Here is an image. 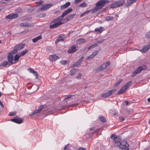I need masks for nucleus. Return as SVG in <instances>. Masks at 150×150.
<instances>
[{"label":"nucleus","mask_w":150,"mask_h":150,"mask_svg":"<svg viewBox=\"0 0 150 150\" xmlns=\"http://www.w3.org/2000/svg\"><path fill=\"white\" fill-rule=\"evenodd\" d=\"M21 57V56H20V55H19V53L17 54L15 56V57H14V61H15L14 62H16L18 61V60L19 59L20 57Z\"/></svg>","instance_id":"cd10ccee"},{"label":"nucleus","mask_w":150,"mask_h":150,"mask_svg":"<svg viewBox=\"0 0 150 150\" xmlns=\"http://www.w3.org/2000/svg\"><path fill=\"white\" fill-rule=\"evenodd\" d=\"M33 71V74H34V75L35 76V78L36 79H38V74L34 70H32Z\"/></svg>","instance_id":"79ce46f5"},{"label":"nucleus","mask_w":150,"mask_h":150,"mask_svg":"<svg viewBox=\"0 0 150 150\" xmlns=\"http://www.w3.org/2000/svg\"><path fill=\"white\" fill-rule=\"evenodd\" d=\"M11 19H13L16 18L18 16V14L17 13H12L11 14Z\"/></svg>","instance_id":"bb28decb"},{"label":"nucleus","mask_w":150,"mask_h":150,"mask_svg":"<svg viewBox=\"0 0 150 150\" xmlns=\"http://www.w3.org/2000/svg\"><path fill=\"white\" fill-rule=\"evenodd\" d=\"M94 57L93 55L92 54L89 55V56H88L86 59H91L94 58Z\"/></svg>","instance_id":"49530a36"},{"label":"nucleus","mask_w":150,"mask_h":150,"mask_svg":"<svg viewBox=\"0 0 150 150\" xmlns=\"http://www.w3.org/2000/svg\"><path fill=\"white\" fill-rule=\"evenodd\" d=\"M131 81H129L127 83L126 85H125L124 86H126V87H127V86H128L131 85Z\"/></svg>","instance_id":"4d7b16f0"},{"label":"nucleus","mask_w":150,"mask_h":150,"mask_svg":"<svg viewBox=\"0 0 150 150\" xmlns=\"http://www.w3.org/2000/svg\"><path fill=\"white\" fill-rule=\"evenodd\" d=\"M18 52V50L16 48H14L12 51L9 52V53L13 55V54H15L17 53Z\"/></svg>","instance_id":"473e14b6"},{"label":"nucleus","mask_w":150,"mask_h":150,"mask_svg":"<svg viewBox=\"0 0 150 150\" xmlns=\"http://www.w3.org/2000/svg\"><path fill=\"white\" fill-rule=\"evenodd\" d=\"M16 114V111H13L12 112H10L9 114V116H13Z\"/></svg>","instance_id":"a19ab883"},{"label":"nucleus","mask_w":150,"mask_h":150,"mask_svg":"<svg viewBox=\"0 0 150 150\" xmlns=\"http://www.w3.org/2000/svg\"><path fill=\"white\" fill-rule=\"evenodd\" d=\"M137 0H127V3L126 4V6H129Z\"/></svg>","instance_id":"aec40b11"},{"label":"nucleus","mask_w":150,"mask_h":150,"mask_svg":"<svg viewBox=\"0 0 150 150\" xmlns=\"http://www.w3.org/2000/svg\"><path fill=\"white\" fill-rule=\"evenodd\" d=\"M150 48V44L149 45H146L143 47L141 49V51L143 53H145L148 51Z\"/></svg>","instance_id":"2eb2a0df"},{"label":"nucleus","mask_w":150,"mask_h":150,"mask_svg":"<svg viewBox=\"0 0 150 150\" xmlns=\"http://www.w3.org/2000/svg\"><path fill=\"white\" fill-rule=\"evenodd\" d=\"M7 59L10 63V64H9V66H10L15 63V62H13L14 61V59L13 55L11 54H8L7 57Z\"/></svg>","instance_id":"9b49d317"},{"label":"nucleus","mask_w":150,"mask_h":150,"mask_svg":"<svg viewBox=\"0 0 150 150\" xmlns=\"http://www.w3.org/2000/svg\"><path fill=\"white\" fill-rule=\"evenodd\" d=\"M145 37L147 38H150V30L146 33Z\"/></svg>","instance_id":"c03bdc74"},{"label":"nucleus","mask_w":150,"mask_h":150,"mask_svg":"<svg viewBox=\"0 0 150 150\" xmlns=\"http://www.w3.org/2000/svg\"><path fill=\"white\" fill-rule=\"evenodd\" d=\"M28 51V50H25L21 51V53L19 54L20 56H24Z\"/></svg>","instance_id":"393cba45"},{"label":"nucleus","mask_w":150,"mask_h":150,"mask_svg":"<svg viewBox=\"0 0 150 150\" xmlns=\"http://www.w3.org/2000/svg\"><path fill=\"white\" fill-rule=\"evenodd\" d=\"M85 14H86L85 13V12H84V13H83L81 14L80 15V17H82Z\"/></svg>","instance_id":"680f3d73"},{"label":"nucleus","mask_w":150,"mask_h":150,"mask_svg":"<svg viewBox=\"0 0 150 150\" xmlns=\"http://www.w3.org/2000/svg\"><path fill=\"white\" fill-rule=\"evenodd\" d=\"M49 58L52 61H54L57 59H58L59 57L55 55H50Z\"/></svg>","instance_id":"f3484780"},{"label":"nucleus","mask_w":150,"mask_h":150,"mask_svg":"<svg viewBox=\"0 0 150 150\" xmlns=\"http://www.w3.org/2000/svg\"><path fill=\"white\" fill-rule=\"evenodd\" d=\"M120 146H123V147L120 146V148L122 150H129V149L127 148L129 146V144L126 141L123 140L121 142Z\"/></svg>","instance_id":"0eeeda50"},{"label":"nucleus","mask_w":150,"mask_h":150,"mask_svg":"<svg viewBox=\"0 0 150 150\" xmlns=\"http://www.w3.org/2000/svg\"><path fill=\"white\" fill-rule=\"evenodd\" d=\"M99 52L98 50H96L94 51L92 53V54L94 57Z\"/></svg>","instance_id":"ea45409f"},{"label":"nucleus","mask_w":150,"mask_h":150,"mask_svg":"<svg viewBox=\"0 0 150 150\" xmlns=\"http://www.w3.org/2000/svg\"><path fill=\"white\" fill-rule=\"evenodd\" d=\"M110 138L113 140V143L115 146L118 147L120 146L122 139L120 137H117L115 134H113L111 135Z\"/></svg>","instance_id":"f03ea898"},{"label":"nucleus","mask_w":150,"mask_h":150,"mask_svg":"<svg viewBox=\"0 0 150 150\" xmlns=\"http://www.w3.org/2000/svg\"><path fill=\"white\" fill-rule=\"evenodd\" d=\"M99 130V129H95V131H94V132H92V133H93V134H94L96 132H97L98 130Z\"/></svg>","instance_id":"e2e57ef3"},{"label":"nucleus","mask_w":150,"mask_h":150,"mask_svg":"<svg viewBox=\"0 0 150 150\" xmlns=\"http://www.w3.org/2000/svg\"><path fill=\"white\" fill-rule=\"evenodd\" d=\"M20 25L21 26H23L26 27H30L31 26V25L30 24H28L27 23H22Z\"/></svg>","instance_id":"5701e85b"},{"label":"nucleus","mask_w":150,"mask_h":150,"mask_svg":"<svg viewBox=\"0 0 150 150\" xmlns=\"http://www.w3.org/2000/svg\"><path fill=\"white\" fill-rule=\"evenodd\" d=\"M46 14L45 13L40 14L38 15V16L40 18L45 17L46 16Z\"/></svg>","instance_id":"4c0bfd02"},{"label":"nucleus","mask_w":150,"mask_h":150,"mask_svg":"<svg viewBox=\"0 0 150 150\" xmlns=\"http://www.w3.org/2000/svg\"><path fill=\"white\" fill-rule=\"evenodd\" d=\"M11 120L18 124H20L23 122L22 118L18 116H16L14 118L11 119Z\"/></svg>","instance_id":"1a4fd4ad"},{"label":"nucleus","mask_w":150,"mask_h":150,"mask_svg":"<svg viewBox=\"0 0 150 150\" xmlns=\"http://www.w3.org/2000/svg\"><path fill=\"white\" fill-rule=\"evenodd\" d=\"M105 65V67L107 68L108 66L110 64V62H107L105 63H104Z\"/></svg>","instance_id":"3c124183"},{"label":"nucleus","mask_w":150,"mask_h":150,"mask_svg":"<svg viewBox=\"0 0 150 150\" xmlns=\"http://www.w3.org/2000/svg\"><path fill=\"white\" fill-rule=\"evenodd\" d=\"M104 40L103 39H101L100 41H98L96 43H95V44H97V45H100V44L102 43L103 42Z\"/></svg>","instance_id":"de8ad7c7"},{"label":"nucleus","mask_w":150,"mask_h":150,"mask_svg":"<svg viewBox=\"0 0 150 150\" xmlns=\"http://www.w3.org/2000/svg\"><path fill=\"white\" fill-rule=\"evenodd\" d=\"M75 96L74 95H68L67 96V98H64V100H65L67 99L70 98L71 97H72V96Z\"/></svg>","instance_id":"8fccbe9b"},{"label":"nucleus","mask_w":150,"mask_h":150,"mask_svg":"<svg viewBox=\"0 0 150 150\" xmlns=\"http://www.w3.org/2000/svg\"><path fill=\"white\" fill-rule=\"evenodd\" d=\"M125 3L124 1H119L116 3H113L110 5V8H117L122 5Z\"/></svg>","instance_id":"20e7f679"},{"label":"nucleus","mask_w":150,"mask_h":150,"mask_svg":"<svg viewBox=\"0 0 150 150\" xmlns=\"http://www.w3.org/2000/svg\"><path fill=\"white\" fill-rule=\"evenodd\" d=\"M119 120L120 121L122 122L124 120V118L122 117H119Z\"/></svg>","instance_id":"13d9d810"},{"label":"nucleus","mask_w":150,"mask_h":150,"mask_svg":"<svg viewBox=\"0 0 150 150\" xmlns=\"http://www.w3.org/2000/svg\"><path fill=\"white\" fill-rule=\"evenodd\" d=\"M42 38L41 35H40L32 39V41L33 42L35 43L39 40L41 39Z\"/></svg>","instance_id":"6ab92c4d"},{"label":"nucleus","mask_w":150,"mask_h":150,"mask_svg":"<svg viewBox=\"0 0 150 150\" xmlns=\"http://www.w3.org/2000/svg\"><path fill=\"white\" fill-rule=\"evenodd\" d=\"M109 2L108 0H100L98 1L96 4V6L100 10L103 7L106 3Z\"/></svg>","instance_id":"7ed1b4c3"},{"label":"nucleus","mask_w":150,"mask_h":150,"mask_svg":"<svg viewBox=\"0 0 150 150\" xmlns=\"http://www.w3.org/2000/svg\"><path fill=\"white\" fill-rule=\"evenodd\" d=\"M100 120L103 122H105V117L103 116H99V117Z\"/></svg>","instance_id":"c9c22d12"},{"label":"nucleus","mask_w":150,"mask_h":150,"mask_svg":"<svg viewBox=\"0 0 150 150\" xmlns=\"http://www.w3.org/2000/svg\"><path fill=\"white\" fill-rule=\"evenodd\" d=\"M29 69L30 71V72H31V73H33V71H32L33 70V69L32 68H30Z\"/></svg>","instance_id":"774afa93"},{"label":"nucleus","mask_w":150,"mask_h":150,"mask_svg":"<svg viewBox=\"0 0 150 150\" xmlns=\"http://www.w3.org/2000/svg\"><path fill=\"white\" fill-rule=\"evenodd\" d=\"M122 79H120L118 80L116 82L114 86L115 87H117L120 84V83L122 81Z\"/></svg>","instance_id":"c756f323"},{"label":"nucleus","mask_w":150,"mask_h":150,"mask_svg":"<svg viewBox=\"0 0 150 150\" xmlns=\"http://www.w3.org/2000/svg\"><path fill=\"white\" fill-rule=\"evenodd\" d=\"M77 150H86L83 148L80 147Z\"/></svg>","instance_id":"0e129e2a"},{"label":"nucleus","mask_w":150,"mask_h":150,"mask_svg":"<svg viewBox=\"0 0 150 150\" xmlns=\"http://www.w3.org/2000/svg\"><path fill=\"white\" fill-rule=\"evenodd\" d=\"M25 45V44H18L14 47V48H16L18 50H20L23 48Z\"/></svg>","instance_id":"4468645a"},{"label":"nucleus","mask_w":150,"mask_h":150,"mask_svg":"<svg viewBox=\"0 0 150 150\" xmlns=\"http://www.w3.org/2000/svg\"><path fill=\"white\" fill-rule=\"evenodd\" d=\"M87 4L85 2H83L79 6V7H81L82 8L86 7L87 6Z\"/></svg>","instance_id":"7c9ffc66"},{"label":"nucleus","mask_w":150,"mask_h":150,"mask_svg":"<svg viewBox=\"0 0 150 150\" xmlns=\"http://www.w3.org/2000/svg\"><path fill=\"white\" fill-rule=\"evenodd\" d=\"M113 17L110 16H107L105 17V20L107 21H109L111 20H112L113 19Z\"/></svg>","instance_id":"f704fd0d"},{"label":"nucleus","mask_w":150,"mask_h":150,"mask_svg":"<svg viewBox=\"0 0 150 150\" xmlns=\"http://www.w3.org/2000/svg\"><path fill=\"white\" fill-rule=\"evenodd\" d=\"M106 68V67H105V65L104 63L103 64L101 65L97 69L98 71H100L102 70H104Z\"/></svg>","instance_id":"412c9836"},{"label":"nucleus","mask_w":150,"mask_h":150,"mask_svg":"<svg viewBox=\"0 0 150 150\" xmlns=\"http://www.w3.org/2000/svg\"><path fill=\"white\" fill-rule=\"evenodd\" d=\"M52 6V4H46L42 6V7L39 9L38 11L40 12L41 10H46L51 7Z\"/></svg>","instance_id":"9d476101"},{"label":"nucleus","mask_w":150,"mask_h":150,"mask_svg":"<svg viewBox=\"0 0 150 150\" xmlns=\"http://www.w3.org/2000/svg\"><path fill=\"white\" fill-rule=\"evenodd\" d=\"M90 11H91V10H88L87 11L85 12V13L86 14H88L90 12Z\"/></svg>","instance_id":"052dcab7"},{"label":"nucleus","mask_w":150,"mask_h":150,"mask_svg":"<svg viewBox=\"0 0 150 150\" xmlns=\"http://www.w3.org/2000/svg\"><path fill=\"white\" fill-rule=\"evenodd\" d=\"M127 87H126V86H123L119 91L117 93L118 95H120L123 93L127 89Z\"/></svg>","instance_id":"dca6fc26"},{"label":"nucleus","mask_w":150,"mask_h":150,"mask_svg":"<svg viewBox=\"0 0 150 150\" xmlns=\"http://www.w3.org/2000/svg\"><path fill=\"white\" fill-rule=\"evenodd\" d=\"M83 0H75L74 1V2L75 4H77L79 3V2H81Z\"/></svg>","instance_id":"6e6d98bb"},{"label":"nucleus","mask_w":150,"mask_h":150,"mask_svg":"<svg viewBox=\"0 0 150 150\" xmlns=\"http://www.w3.org/2000/svg\"><path fill=\"white\" fill-rule=\"evenodd\" d=\"M146 68V67L145 65L140 66L137 69L135 70L132 73V76L134 77L137 75L138 73L140 72L141 71L144 70Z\"/></svg>","instance_id":"39448f33"},{"label":"nucleus","mask_w":150,"mask_h":150,"mask_svg":"<svg viewBox=\"0 0 150 150\" xmlns=\"http://www.w3.org/2000/svg\"><path fill=\"white\" fill-rule=\"evenodd\" d=\"M64 40V39H63L62 36L60 35L56 40L55 42L56 43H57L59 41H63Z\"/></svg>","instance_id":"a878e982"},{"label":"nucleus","mask_w":150,"mask_h":150,"mask_svg":"<svg viewBox=\"0 0 150 150\" xmlns=\"http://www.w3.org/2000/svg\"><path fill=\"white\" fill-rule=\"evenodd\" d=\"M82 76L81 74H79L78 75L76 76V78H80Z\"/></svg>","instance_id":"bf43d9fd"},{"label":"nucleus","mask_w":150,"mask_h":150,"mask_svg":"<svg viewBox=\"0 0 150 150\" xmlns=\"http://www.w3.org/2000/svg\"><path fill=\"white\" fill-rule=\"evenodd\" d=\"M10 64L9 63H8V62L7 61H4L2 62L0 65L1 67H6V66L8 65V66H9V64Z\"/></svg>","instance_id":"b1692460"},{"label":"nucleus","mask_w":150,"mask_h":150,"mask_svg":"<svg viewBox=\"0 0 150 150\" xmlns=\"http://www.w3.org/2000/svg\"><path fill=\"white\" fill-rule=\"evenodd\" d=\"M36 87V89L35 90V91H36L38 89V88L37 87V86H36L35 85H33L31 87V89H32V90H33V88H35Z\"/></svg>","instance_id":"864d4df0"},{"label":"nucleus","mask_w":150,"mask_h":150,"mask_svg":"<svg viewBox=\"0 0 150 150\" xmlns=\"http://www.w3.org/2000/svg\"><path fill=\"white\" fill-rule=\"evenodd\" d=\"M68 144L67 145L64 147V150H67L68 149L67 148V146Z\"/></svg>","instance_id":"69168bd1"},{"label":"nucleus","mask_w":150,"mask_h":150,"mask_svg":"<svg viewBox=\"0 0 150 150\" xmlns=\"http://www.w3.org/2000/svg\"><path fill=\"white\" fill-rule=\"evenodd\" d=\"M80 65V64L79 63V62L77 61L76 62H75V63H74L72 64V65L71 66V67H76L79 66Z\"/></svg>","instance_id":"58836bf2"},{"label":"nucleus","mask_w":150,"mask_h":150,"mask_svg":"<svg viewBox=\"0 0 150 150\" xmlns=\"http://www.w3.org/2000/svg\"><path fill=\"white\" fill-rule=\"evenodd\" d=\"M62 20L59 16L54 19L50 23V28L54 29L58 27L64 23L61 22Z\"/></svg>","instance_id":"f257e3e1"},{"label":"nucleus","mask_w":150,"mask_h":150,"mask_svg":"<svg viewBox=\"0 0 150 150\" xmlns=\"http://www.w3.org/2000/svg\"><path fill=\"white\" fill-rule=\"evenodd\" d=\"M116 89H114L108 91L107 92L102 94L101 96L103 98H106L110 96L112 94L116 91Z\"/></svg>","instance_id":"6e6552de"},{"label":"nucleus","mask_w":150,"mask_h":150,"mask_svg":"<svg viewBox=\"0 0 150 150\" xmlns=\"http://www.w3.org/2000/svg\"><path fill=\"white\" fill-rule=\"evenodd\" d=\"M97 46V44L94 43L91 45L89 46L88 48V50H90L91 49H92L96 47V46Z\"/></svg>","instance_id":"72a5a7b5"},{"label":"nucleus","mask_w":150,"mask_h":150,"mask_svg":"<svg viewBox=\"0 0 150 150\" xmlns=\"http://www.w3.org/2000/svg\"><path fill=\"white\" fill-rule=\"evenodd\" d=\"M96 6V7L93 9L90 10L91 11V13L96 12L100 10Z\"/></svg>","instance_id":"c85d7f7f"},{"label":"nucleus","mask_w":150,"mask_h":150,"mask_svg":"<svg viewBox=\"0 0 150 150\" xmlns=\"http://www.w3.org/2000/svg\"><path fill=\"white\" fill-rule=\"evenodd\" d=\"M84 57L83 56L81 57L77 61L80 64L81 63Z\"/></svg>","instance_id":"37998d69"},{"label":"nucleus","mask_w":150,"mask_h":150,"mask_svg":"<svg viewBox=\"0 0 150 150\" xmlns=\"http://www.w3.org/2000/svg\"><path fill=\"white\" fill-rule=\"evenodd\" d=\"M75 14H70L66 16L64 19V23H65L71 20L75 16Z\"/></svg>","instance_id":"ddd939ff"},{"label":"nucleus","mask_w":150,"mask_h":150,"mask_svg":"<svg viewBox=\"0 0 150 150\" xmlns=\"http://www.w3.org/2000/svg\"><path fill=\"white\" fill-rule=\"evenodd\" d=\"M43 1L42 0H40L38 2H37V4L38 6H40L42 4Z\"/></svg>","instance_id":"603ef678"},{"label":"nucleus","mask_w":150,"mask_h":150,"mask_svg":"<svg viewBox=\"0 0 150 150\" xmlns=\"http://www.w3.org/2000/svg\"><path fill=\"white\" fill-rule=\"evenodd\" d=\"M60 63L63 65H66L67 63V61L66 60H63L60 61Z\"/></svg>","instance_id":"5fc2aeb1"},{"label":"nucleus","mask_w":150,"mask_h":150,"mask_svg":"<svg viewBox=\"0 0 150 150\" xmlns=\"http://www.w3.org/2000/svg\"><path fill=\"white\" fill-rule=\"evenodd\" d=\"M5 18L7 19H12L11 14L6 16Z\"/></svg>","instance_id":"09e8293b"},{"label":"nucleus","mask_w":150,"mask_h":150,"mask_svg":"<svg viewBox=\"0 0 150 150\" xmlns=\"http://www.w3.org/2000/svg\"><path fill=\"white\" fill-rule=\"evenodd\" d=\"M102 28H103L102 27H100L99 28H96L95 29V32H98L100 33H101L103 31V30L101 29Z\"/></svg>","instance_id":"2f4dec72"},{"label":"nucleus","mask_w":150,"mask_h":150,"mask_svg":"<svg viewBox=\"0 0 150 150\" xmlns=\"http://www.w3.org/2000/svg\"><path fill=\"white\" fill-rule=\"evenodd\" d=\"M78 47L76 44H74L70 47L68 50L67 52L69 53H73L78 50Z\"/></svg>","instance_id":"423d86ee"},{"label":"nucleus","mask_w":150,"mask_h":150,"mask_svg":"<svg viewBox=\"0 0 150 150\" xmlns=\"http://www.w3.org/2000/svg\"><path fill=\"white\" fill-rule=\"evenodd\" d=\"M43 108V107L41 105L40 106L38 109L34 111V113L36 114L39 113L42 110Z\"/></svg>","instance_id":"4be33fe9"},{"label":"nucleus","mask_w":150,"mask_h":150,"mask_svg":"<svg viewBox=\"0 0 150 150\" xmlns=\"http://www.w3.org/2000/svg\"><path fill=\"white\" fill-rule=\"evenodd\" d=\"M125 103H126V104L127 105H128V103H129L128 101L126 100L125 101Z\"/></svg>","instance_id":"338daca9"},{"label":"nucleus","mask_w":150,"mask_h":150,"mask_svg":"<svg viewBox=\"0 0 150 150\" xmlns=\"http://www.w3.org/2000/svg\"><path fill=\"white\" fill-rule=\"evenodd\" d=\"M72 11V9L71 8H69L66 10L65 11L62 13V15L59 17H61V18L63 19V18L66 16V15H67L69 13H71Z\"/></svg>","instance_id":"f8f14e48"},{"label":"nucleus","mask_w":150,"mask_h":150,"mask_svg":"<svg viewBox=\"0 0 150 150\" xmlns=\"http://www.w3.org/2000/svg\"><path fill=\"white\" fill-rule=\"evenodd\" d=\"M76 71V69L75 68H73L71 69L70 71V74L71 75H72L74 74Z\"/></svg>","instance_id":"e433bc0d"},{"label":"nucleus","mask_w":150,"mask_h":150,"mask_svg":"<svg viewBox=\"0 0 150 150\" xmlns=\"http://www.w3.org/2000/svg\"><path fill=\"white\" fill-rule=\"evenodd\" d=\"M71 4L69 2H67L65 4L62 5L61 7V10H64L69 6Z\"/></svg>","instance_id":"a211bd4d"},{"label":"nucleus","mask_w":150,"mask_h":150,"mask_svg":"<svg viewBox=\"0 0 150 150\" xmlns=\"http://www.w3.org/2000/svg\"><path fill=\"white\" fill-rule=\"evenodd\" d=\"M78 41L80 43H82L85 41V40L83 38H81L78 40Z\"/></svg>","instance_id":"a18cd8bd"}]
</instances>
